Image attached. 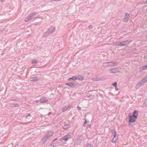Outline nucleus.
Wrapping results in <instances>:
<instances>
[{"instance_id": "obj_19", "label": "nucleus", "mask_w": 147, "mask_h": 147, "mask_svg": "<svg viewBox=\"0 0 147 147\" xmlns=\"http://www.w3.org/2000/svg\"><path fill=\"white\" fill-rule=\"evenodd\" d=\"M38 63V61L36 59L32 60V63L33 64L36 65Z\"/></svg>"}, {"instance_id": "obj_24", "label": "nucleus", "mask_w": 147, "mask_h": 147, "mask_svg": "<svg viewBox=\"0 0 147 147\" xmlns=\"http://www.w3.org/2000/svg\"><path fill=\"white\" fill-rule=\"evenodd\" d=\"M111 84H112V85L116 87V86H117V83L116 82H114L113 83H112Z\"/></svg>"}, {"instance_id": "obj_38", "label": "nucleus", "mask_w": 147, "mask_h": 147, "mask_svg": "<svg viewBox=\"0 0 147 147\" xmlns=\"http://www.w3.org/2000/svg\"><path fill=\"white\" fill-rule=\"evenodd\" d=\"M145 3H147V1H146L145 2Z\"/></svg>"}, {"instance_id": "obj_16", "label": "nucleus", "mask_w": 147, "mask_h": 147, "mask_svg": "<svg viewBox=\"0 0 147 147\" xmlns=\"http://www.w3.org/2000/svg\"><path fill=\"white\" fill-rule=\"evenodd\" d=\"M147 82V78H144L141 80L139 82L142 85H143L144 84Z\"/></svg>"}, {"instance_id": "obj_33", "label": "nucleus", "mask_w": 147, "mask_h": 147, "mask_svg": "<svg viewBox=\"0 0 147 147\" xmlns=\"http://www.w3.org/2000/svg\"><path fill=\"white\" fill-rule=\"evenodd\" d=\"M86 123H87L86 120V119H85V121L84 122V124H86Z\"/></svg>"}, {"instance_id": "obj_7", "label": "nucleus", "mask_w": 147, "mask_h": 147, "mask_svg": "<svg viewBox=\"0 0 147 147\" xmlns=\"http://www.w3.org/2000/svg\"><path fill=\"white\" fill-rule=\"evenodd\" d=\"M112 134H113V138L112 139V142L113 143H115L116 140L118 139V136L117 135L116 131L115 130L112 132Z\"/></svg>"}, {"instance_id": "obj_4", "label": "nucleus", "mask_w": 147, "mask_h": 147, "mask_svg": "<svg viewBox=\"0 0 147 147\" xmlns=\"http://www.w3.org/2000/svg\"><path fill=\"white\" fill-rule=\"evenodd\" d=\"M38 13L37 11H34L32 13L29 14L27 18H26L25 21L26 22H28L33 20L34 19V16H36Z\"/></svg>"}, {"instance_id": "obj_10", "label": "nucleus", "mask_w": 147, "mask_h": 147, "mask_svg": "<svg viewBox=\"0 0 147 147\" xmlns=\"http://www.w3.org/2000/svg\"><path fill=\"white\" fill-rule=\"evenodd\" d=\"M146 69H147V65L142 66L139 68V72H141L142 71L145 70Z\"/></svg>"}, {"instance_id": "obj_18", "label": "nucleus", "mask_w": 147, "mask_h": 147, "mask_svg": "<svg viewBox=\"0 0 147 147\" xmlns=\"http://www.w3.org/2000/svg\"><path fill=\"white\" fill-rule=\"evenodd\" d=\"M76 78H77V80H78L79 81H82L84 79V76L81 75H79L77 76L76 77Z\"/></svg>"}, {"instance_id": "obj_30", "label": "nucleus", "mask_w": 147, "mask_h": 147, "mask_svg": "<svg viewBox=\"0 0 147 147\" xmlns=\"http://www.w3.org/2000/svg\"><path fill=\"white\" fill-rule=\"evenodd\" d=\"M77 108L78 110H80L81 109V108L79 106H78L77 107Z\"/></svg>"}, {"instance_id": "obj_2", "label": "nucleus", "mask_w": 147, "mask_h": 147, "mask_svg": "<svg viewBox=\"0 0 147 147\" xmlns=\"http://www.w3.org/2000/svg\"><path fill=\"white\" fill-rule=\"evenodd\" d=\"M54 134V132L53 131H50L47 132L45 135L44 136L41 140L40 142H42V143H45Z\"/></svg>"}, {"instance_id": "obj_41", "label": "nucleus", "mask_w": 147, "mask_h": 147, "mask_svg": "<svg viewBox=\"0 0 147 147\" xmlns=\"http://www.w3.org/2000/svg\"><path fill=\"white\" fill-rule=\"evenodd\" d=\"M90 126H89V127H90Z\"/></svg>"}, {"instance_id": "obj_39", "label": "nucleus", "mask_w": 147, "mask_h": 147, "mask_svg": "<svg viewBox=\"0 0 147 147\" xmlns=\"http://www.w3.org/2000/svg\"><path fill=\"white\" fill-rule=\"evenodd\" d=\"M111 64H112V63H110Z\"/></svg>"}, {"instance_id": "obj_32", "label": "nucleus", "mask_w": 147, "mask_h": 147, "mask_svg": "<svg viewBox=\"0 0 147 147\" xmlns=\"http://www.w3.org/2000/svg\"><path fill=\"white\" fill-rule=\"evenodd\" d=\"M115 90L116 91H117L118 90V88L117 87V86L115 87Z\"/></svg>"}, {"instance_id": "obj_28", "label": "nucleus", "mask_w": 147, "mask_h": 147, "mask_svg": "<svg viewBox=\"0 0 147 147\" xmlns=\"http://www.w3.org/2000/svg\"><path fill=\"white\" fill-rule=\"evenodd\" d=\"M144 103L146 105H147V99H146L144 101Z\"/></svg>"}, {"instance_id": "obj_3", "label": "nucleus", "mask_w": 147, "mask_h": 147, "mask_svg": "<svg viewBox=\"0 0 147 147\" xmlns=\"http://www.w3.org/2000/svg\"><path fill=\"white\" fill-rule=\"evenodd\" d=\"M131 41V40H127L123 41L116 42L115 44V45L117 46L126 47L128 45Z\"/></svg>"}, {"instance_id": "obj_25", "label": "nucleus", "mask_w": 147, "mask_h": 147, "mask_svg": "<svg viewBox=\"0 0 147 147\" xmlns=\"http://www.w3.org/2000/svg\"><path fill=\"white\" fill-rule=\"evenodd\" d=\"M86 147H92V145L90 144H87Z\"/></svg>"}, {"instance_id": "obj_26", "label": "nucleus", "mask_w": 147, "mask_h": 147, "mask_svg": "<svg viewBox=\"0 0 147 147\" xmlns=\"http://www.w3.org/2000/svg\"><path fill=\"white\" fill-rule=\"evenodd\" d=\"M92 25H89L88 26V28H89V29H90V30L92 29Z\"/></svg>"}, {"instance_id": "obj_13", "label": "nucleus", "mask_w": 147, "mask_h": 147, "mask_svg": "<svg viewBox=\"0 0 147 147\" xmlns=\"http://www.w3.org/2000/svg\"><path fill=\"white\" fill-rule=\"evenodd\" d=\"M66 85L68 86L69 87L71 88H74L75 87L76 85L74 83H73L72 82H69L68 83H66L65 84Z\"/></svg>"}, {"instance_id": "obj_15", "label": "nucleus", "mask_w": 147, "mask_h": 147, "mask_svg": "<svg viewBox=\"0 0 147 147\" xmlns=\"http://www.w3.org/2000/svg\"><path fill=\"white\" fill-rule=\"evenodd\" d=\"M105 63H112V64H110L108 65V66L110 65L112 67H113L115 66L116 65V62L115 61H108L106 62Z\"/></svg>"}, {"instance_id": "obj_20", "label": "nucleus", "mask_w": 147, "mask_h": 147, "mask_svg": "<svg viewBox=\"0 0 147 147\" xmlns=\"http://www.w3.org/2000/svg\"><path fill=\"white\" fill-rule=\"evenodd\" d=\"M75 142L76 144L78 145L81 143V141L80 139H78L76 140Z\"/></svg>"}, {"instance_id": "obj_17", "label": "nucleus", "mask_w": 147, "mask_h": 147, "mask_svg": "<svg viewBox=\"0 0 147 147\" xmlns=\"http://www.w3.org/2000/svg\"><path fill=\"white\" fill-rule=\"evenodd\" d=\"M10 107H19V104L14 102L13 103H10Z\"/></svg>"}, {"instance_id": "obj_12", "label": "nucleus", "mask_w": 147, "mask_h": 147, "mask_svg": "<svg viewBox=\"0 0 147 147\" xmlns=\"http://www.w3.org/2000/svg\"><path fill=\"white\" fill-rule=\"evenodd\" d=\"M129 14L128 13H126L125 15L124 16V21L125 22H127L129 19Z\"/></svg>"}, {"instance_id": "obj_8", "label": "nucleus", "mask_w": 147, "mask_h": 147, "mask_svg": "<svg viewBox=\"0 0 147 147\" xmlns=\"http://www.w3.org/2000/svg\"><path fill=\"white\" fill-rule=\"evenodd\" d=\"M72 107V105H71L69 104L68 106H65L63 107L62 109V111L63 112H64L67 110H69Z\"/></svg>"}, {"instance_id": "obj_40", "label": "nucleus", "mask_w": 147, "mask_h": 147, "mask_svg": "<svg viewBox=\"0 0 147 147\" xmlns=\"http://www.w3.org/2000/svg\"><path fill=\"white\" fill-rule=\"evenodd\" d=\"M90 126H89V127H90Z\"/></svg>"}, {"instance_id": "obj_31", "label": "nucleus", "mask_w": 147, "mask_h": 147, "mask_svg": "<svg viewBox=\"0 0 147 147\" xmlns=\"http://www.w3.org/2000/svg\"><path fill=\"white\" fill-rule=\"evenodd\" d=\"M51 114V112H50L48 113L47 115L48 116H49Z\"/></svg>"}, {"instance_id": "obj_29", "label": "nucleus", "mask_w": 147, "mask_h": 147, "mask_svg": "<svg viewBox=\"0 0 147 147\" xmlns=\"http://www.w3.org/2000/svg\"><path fill=\"white\" fill-rule=\"evenodd\" d=\"M40 99L39 100H36L34 101V102H35L36 103H38L39 102H40Z\"/></svg>"}, {"instance_id": "obj_9", "label": "nucleus", "mask_w": 147, "mask_h": 147, "mask_svg": "<svg viewBox=\"0 0 147 147\" xmlns=\"http://www.w3.org/2000/svg\"><path fill=\"white\" fill-rule=\"evenodd\" d=\"M110 72L111 73H117L119 72V69L117 67L112 68L110 69Z\"/></svg>"}, {"instance_id": "obj_22", "label": "nucleus", "mask_w": 147, "mask_h": 147, "mask_svg": "<svg viewBox=\"0 0 147 147\" xmlns=\"http://www.w3.org/2000/svg\"><path fill=\"white\" fill-rule=\"evenodd\" d=\"M69 125L68 124H66L64 125L63 127V129H67L69 128Z\"/></svg>"}, {"instance_id": "obj_27", "label": "nucleus", "mask_w": 147, "mask_h": 147, "mask_svg": "<svg viewBox=\"0 0 147 147\" xmlns=\"http://www.w3.org/2000/svg\"><path fill=\"white\" fill-rule=\"evenodd\" d=\"M29 116H31V115L30 114H28L26 116V118L28 119V117Z\"/></svg>"}, {"instance_id": "obj_1", "label": "nucleus", "mask_w": 147, "mask_h": 147, "mask_svg": "<svg viewBox=\"0 0 147 147\" xmlns=\"http://www.w3.org/2000/svg\"><path fill=\"white\" fill-rule=\"evenodd\" d=\"M138 115V112L137 110H135L133 113H129L128 116L129 122L130 123H134L136 121V119Z\"/></svg>"}, {"instance_id": "obj_34", "label": "nucleus", "mask_w": 147, "mask_h": 147, "mask_svg": "<svg viewBox=\"0 0 147 147\" xmlns=\"http://www.w3.org/2000/svg\"><path fill=\"white\" fill-rule=\"evenodd\" d=\"M5 0H0V1L2 2H3L5 1Z\"/></svg>"}, {"instance_id": "obj_36", "label": "nucleus", "mask_w": 147, "mask_h": 147, "mask_svg": "<svg viewBox=\"0 0 147 147\" xmlns=\"http://www.w3.org/2000/svg\"><path fill=\"white\" fill-rule=\"evenodd\" d=\"M11 100L14 101V100H14V99H11Z\"/></svg>"}, {"instance_id": "obj_23", "label": "nucleus", "mask_w": 147, "mask_h": 147, "mask_svg": "<svg viewBox=\"0 0 147 147\" xmlns=\"http://www.w3.org/2000/svg\"><path fill=\"white\" fill-rule=\"evenodd\" d=\"M77 80V78H76V76H74V77H73L71 78H69L68 79V81H69L70 80Z\"/></svg>"}, {"instance_id": "obj_11", "label": "nucleus", "mask_w": 147, "mask_h": 147, "mask_svg": "<svg viewBox=\"0 0 147 147\" xmlns=\"http://www.w3.org/2000/svg\"><path fill=\"white\" fill-rule=\"evenodd\" d=\"M45 97H42L40 99V102L41 103L46 102L48 101V100L45 99Z\"/></svg>"}, {"instance_id": "obj_35", "label": "nucleus", "mask_w": 147, "mask_h": 147, "mask_svg": "<svg viewBox=\"0 0 147 147\" xmlns=\"http://www.w3.org/2000/svg\"><path fill=\"white\" fill-rule=\"evenodd\" d=\"M57 140V138H56L53 140V142Z\"/></svg>"}, {"instance_id": "obj_42", "label": "nucleus", "mask_w": 147, "mask_h": 147, "mask_svg": "<svg viewBox=\"0 0 147 147\" xmlns=\"http://www.w3.org/2000/svg\"><path fill=\"white\" fill-rule=\"evenodd\" d=\"M90 126H89V127H90Z\"/></svg>"}, {"instance_id": "obj_21", "label": "nucleus", "mask_w": 147, "mask_h": 147, "mask_svg": "<svg viewBox=\"0 0 147 147\" xmlns=\"http://www.w3.org/2000/svg\"><path fill=\"white\" fill-rule=\"evenodd\" d=\"M142 86V85L139 82L136 84V88L137 89H138Z\"/></svg>"}, {"instance_id": "obj_37", "label": "nucleus", "mask_w": 147, "mask_h": 147, "mask_svg": "<svg viewBox=\"0 0 147 147\" xmlns=\"http://www.w3.org/2000/svg\"><path fill=\"white\" fill-rule=\"evenodd\" d=\"M50 146H52V144H50Z\"/></svg>"}, {"instance_id": "obj_14", "label": "nucleus", "mask_w": 147, "mask_h": 147, "mask_svg": "<svg viewBox=\"0 0 147 147\" xmlns=\"http://www.w3.org/2000/svg\"><path fill=\"white\" fill-rule=\"evenodd\" d=\"M31 81L34 82L38 81L40 80L39 78H38V77L36 76L31 78Z\"/></svg>"}, {"instance_id": "obj_6", "label": "nucleus", "mask_w": 147, "mask_h": 147, "mask_svg": "<svg viewBox=\"0 0 147 147\" xmlns=\"http://www.w3.org/2000/svg\"><path fill=\"white\" fill-rule=\"evenodd\" d=\"M71 135L70 134H69L62 137L60 139V141L61 142H62L63 141H64V144H65L66 142L69 139L71 138Z\"/></svg>"}, {"instance_id": "obj_5", "label": "nucleus", "mask_w": 147, "mask_h": 147, "mask_svg": "<svg viewBox=\"0 0 147 147\" xmlns=\"http://www.w3.org/2000/svg\"><path fill=\"white\" fill-rule=\"evenodd\" d=\"M55 27L51 26L49 28H48V30L44 33L43 36L46 37L47 36L52 34L55 30Z\"/></svg>"}]
</instances>
